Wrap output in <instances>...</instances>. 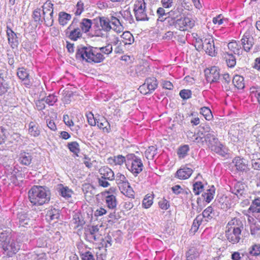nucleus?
Wrapping results in <instances>:
<instances>
[{
    "label": "nucleus",
    "instance_id": "nucleus-53",
    "mask_svg": "<svg viewBox=\"0 0 260 260\" xmlns=\"http://www.w3.org/2000/svg\"><path fill=\"white\" fill-rule=\"evenodd\" d=\"M112 160L113 161V162L115 165L121 166L124 162H125V166H126L127 155L126 156V157H124L122 155H118L117 156H114Z\"/></svg>",
    "mask_w": 260,
    "mask_h": 260
},
{
    "label": "nucleus",
    "instance_id": "nucleus-28",
    "mask_svg": "<svg viewBox=\"0 0 260 260\" xmlns=\"http://www.w3.org/2000/svg\"><path fill=\"white\" fill-rule=\"evenodd\" d=\"M19 78L24 81V84L27 85H29V74L25 69L23 68H19L17 73Z\"/></svg>",
    "mask_w": 260,
    "mask_h": 260
},
{
    "label": "nucleus",
    "instance_id": "nucleus-6",
    "mask_svg": "<svg viewBox=\"0 0 260 260\" xmlns=\"http://www.w3.org/2000/svg\"><path fill=\"white\" fill-rule=\"evenodd\" d=\"M145 0H137L136 1L134 11L137 21H148L149 17L146 13Z\"/></svg>",
    "mask_w": 260,
    "mask_h": 260
},
{
    "label": "nucleus",
    "instance_id": "nucleus-43",
    "mask_svg": "<svg viewBox=\"0 0 260 260\" xmlns=\"http://www.w3.org/2000/svg\"><path fill=\"white\" fill-rule=\"evenodd\" d=\"M17 216L19 220V226H25L28 224L30 221V219L28 217V216L26 213L22 212L19 213Z\"/></svg>",
    "mask_w": 260,
    "mask_h": 260
},
{
    "label": "nucleus",
    "instance_id": "nucleus-13",
    "mask_svg": "<svg viewBox=\"0 0 260 260\" xmlns=\"http://www.w3.org/2000/svg\"><path fill=\"white\" fill-rule=\"evenodd\" d=\"M91 47L90 46L78 47L76 53V58L85 60L88 62V58L90 57Z\"/></svg>",
    "mask_w": 260,
    "mask_h": 260
},
{
    "label": "nucleus",
    "instance_id": "nucleus-64",
    "mask_svg": "<svg viewBox=\"0 0 260 260\" xmlns=\"http://www.w3.org/2000/svg\"><path fill=\"white\" fill-rule=\"evenodd\" d=\"M152 203L153 198L150 196H146L143 201L142 205L144 208L147 209L152 205Z\"/></svg>",
    "mask_w": 260,
    "mask_h": 260
},
{
    "label": "nucleus",
    "instance_id": "nucleus-7",
    "mask_svg": "<svg viewBox=\"0 0 260 260\" xmlns=\"http://www.w3.org/2000/svg\"><path fill=\"white\" fill-rule=\"evenodd\" d=\"M2 249L7 256L12 257L20 250V244L15 240L11 239Z\"/></svg>",
    "mask_w": 260,
    "mask_h": 260
},
{
    "label": "nucleus",
    "instance_id": "nucleus-35",
    "mask_svg": "<svg viewBox=\"0 0 260 260\" xmlns=\"http://www.w3.org/2000/svg\"><path fill=\"white\" fill-rule=\"evenodd\" d=\"M96 124L100 129H102L104 132L109 133L110 132V125L105 118L103 117L101 119H99Z\"/></svg>",
    "mask_w": 260,
    "mask_h": 260
},
{
    "label": "nucleus",
    "instance_id": "nucleus-34",
    "mask_svg": "<svg viewBox=\"0 0 260 260\" xmlns=\"http://www.w3.org/2000/svg\"><path fill=\"white\" fill-rule=\"evenodd\" d=\"M199 255L198 250L194 247L190 248L186 252V260H198Z\"/></svg>",
    "mask_w": 260,
    "mask_h": 260
},
{
    "label": "nucleus",
    "instance_id": "nucleus-55",
    "mask_svg": "<svg viewBox=\"0 0 260 260\" xmlns=\"http://www.w3.org/2000/svg\"><path fill=\"white\" fill-rule=\"evenodd\" d=\"M224 58L226 59L228 67L233 68L236 65V58L232 54L227 53L225 55Z\"/></svg>",
    "mask_w": 260,
    "mask_h": 260
},
{
    "label": "nucleus",
    "instance_id": "nucleus-2",
    "mask_svg": "<svg viewBox=\"0 0 260 260\" xmlns=\"http://www.w3.org/2000/svg\"><path fill=\"white\" fill-rule=\"evenodd\" d=\"M30 202L35 206H41L48 203L50 200V192L42 186L35 185L28 192Z\"/></svg>",
    "mask_w": 260,
    "mask_h": 260
},
{
    "label": "nucleus",
    "instance_id": "nucleus-27",
    "mask_svg": "<svg viewBox=\"0 0 260 260\" xmlns=\"http://www.w3.org/2000/svg\"><path fill=\"white\" fill-rule=\"evenodd\" d=\"M92 24L91 20L87 18L82 19L81 22H78L79 28H80L81 30L84 33H86L89 31Z\"/></svg>",
    "mask_w": 260,
    "mask_h": 260
},
{
    "label": "nucleus",
    "instance_id": "nucleus-60",
    "mask_svg": "<svg viewBox=\"0 0 260 260\" xmlns=\"http://www.w3.org/2000/svg\"><path fill=\"white\" fill-rule=\"evenodd\" d=\"M122 36L123 38L125 40V44H132L134 42V38L129 32H124Z\"/></svg>",
    "mask_w": 260,
    "mask_h": 260
},
{
    "label": "nucleus",
    "instance_id": "nucleus-30",
    "mask_svg": "<svg viewBox=\"0 0 260 260\" xmlns=\"http://www.w3.org/2000/svg\"><path fill=\"white\" fill-rule=\"evenodd\" d=\"M212 151L216 152L219 155L224 156L227 154L226 149L222 144L218 141L217 144H214L210 147Z\"/></svg>",
    "mask_w": 260,
    "mask_h": 260
},
{
    "label": "nucleus",
    "instance_id": "nucleus-21",
    "mask_svg": "<svg viewBox=\"0 0 260 260\" xmlns=\"http://www.w3.org/2000/svg\"><path fill=\"white\" fill-rule=\"evenodd\" d=\"M233 163L234 164L236 169L239 171H246L248 169L247 162L243 158H241L239 156L236 157L233 160Z\"/></svg>",
    "mask_w": 260,
    "mask_h": 260
},
{
    "label": "nucleus",
    "instance_id": "nucleus-29",
    "mask_svg": "<svg viewBox=\"0 0 260 260\" xmlns=\"http://www.w3.org/2000/svg\"><path fill=\"white\" fill-rule=\"evenodd\" d=\"M42 10L41 8H37L34 10L32 17L34 20L39 25L44 23V17L42 14Z\"/></svg>",
    "mask_w": 260,
    "mask_h": 260
},
{
    "label": "nucleus",
    "instance_id": "nucleus-57",
    "mask_svg": "<svg viewBox=\"0 0 260 260\" xmlns=\"http://www.w3.org/2000/svg\"><path fill=\"white\" fill-rule=\"evenodd\" d=\"M84 9V4L82 1H79L77 2L75 9V14L76 16L80 15L83 12Z\"/></svg>",
    "mask_w": 260,
    "mask_h": 260
},
{
    "label": "nucleus",
    "instance_id": "nucleus-24",
    "mask_svg": "<svg viewBox=\"0 0 260 260\" xmlns=\"http://www.w3.org/2000/svg\"><path fill=\"white\" fill-rule=\"evenodd\" d=\"M28 134L32 137H36L40 135L41 128L39 124L36 121H31L28 124Z\"/></svg>",
    "mask_w": 260,
    "mask_h": 260
},
{
    "label": "nucleus",
    "instance_id": "nucleus-62",
    "mask_svg": "<svg viewBox=\"0 0 260 260\" xmlns=\"http://www.w3.org/2000/svg\"><path fill=\"white\" fill-rule=\"evenodd\" d=\"M125 20L128 23L131 24L134 22V19L129 11H124L120 13Z\"/></svg>",
    "mask_w": 260,
    "mask_h": 260
},
{
    "label": "nucleus",
    "instance_id": "nucleus-25",
    "mask_svg": "<svg viewBox=\"0 0 260 260\" xmlns=\"http://www.w3.org/2000/svg\"><path fill=\"white\" fill-rule=\"evenodd\" d=\"M116 181V184L118 185L119 189L122 187L125 188L129 186V182L126 177L120 173H118L116 174L114 179Z\"/></svg>",
    "mask_w": 260,
    "mask_h": 260
},
{
    "label": "nucleus",
    "instance_id": "nucleus-19",
    "mask_svg": "<svg viewBox=\"0 0 260 260\" xmlns=\"http://www.w3.org/2000/svg\"><path fill=\"white\" fill-rule=\"evenodd\" d=\"M32 160V154L31 153L22 151L19 155V162L23 166H29Z\"/></svg>",
    "mask_w": 260,
    "mask_h": 260
},
{
    "label": "nucleus",
    "instance_id": "nucleus-42",
    "mask_svg": "<svg viewBox=\"0 0 260 260\" xmlns=\"http://www.w3.org/2000/svg\"><path fill=\"white\" fill-rule=\"evenodd\" d=\"M71 19V15L64 12H61L58 14V22L59 24L64 26Z\"/></svg>",
    "mask_w": 260,
    "mask_h": 260
},
{
    "label": "nucleus",
    "instance_id": "nucleus-44",
    "mask_svg": "<svg viewBox=\"0 0 260 260\" xmlns=\"http://www.w3.org/2000/svg\"><path fill=\"white\" fill-rule=\"evenodd\" d=\"M110 20L105 17L100 18V26L104 30V32H107L111 30V26L110 24Z\"/></svg>",
    "mask_w": 260,
    "mask_h": 260
},
{
    "label": "nucleus",
    "instance_id": "nucleus-40",
    "mask_svg": "<svg viewBox=\"0 0 260 260\" xmlns=\"http://www.w3.org/2000/svg\"><path fill=\"white\" fill-rule=\"evenodd\" d=\"M229 49L235 54L240 55L242 54L241 46L236 41H233L228 44Z\"/></svg>",
    "mask_w": 260,
    "mask_h": 260
},
{
    "label": "nucleus",
    "instance_id": "nucleus-9",
    "mask_svg": "<svg viewBox=\"0 0 260 260\" xmlns=\"http://www.w3.org/2000/svg\"><path fill=\"white\" fill-rule=\"evenodd\" d=\"M85 239L86 241L94 243L98 241L101 238V234L99 232V228L98 225H92L89 226L85 233Z\"/></svg>",
    "mask_w": 260,
    "mask_h": 260
},
{
    "label": "nucleus",
    "instance_id": "nucleus-56",
    "mask_svg": "<svg viewBox=\"0 0 260 260\" xmlns=\"http://www.w3.org/2000/svg\"><path fill=\"white\" fill-rule=\"evenodd\" d=\"M232 192L237 197L242 196L244 193V185L241 184H237L232 189Z\"/></svg>",
    "mask_w": 260,
    "mask_h": 260
},
{
    "label": "nucleus",
    "instance_id": "nucleus-61",
    "mask_svg": "<svg viewBox=\"0 0 260 260\" xmlns=\"http://www.w3.org/2000/svg\"><path fill=\"white\" fill-rule=\"evenodd\" d=\"M193 191L196 195H199L202 191L203 189V184L201 181H197L193 185Z\"/></svg>",
    "mask_w": 260,
    "mask_h": 260
},
{
    "label": "nucleus",
    "instance_id": "nucleus-12",
    "mask_svg": "<svg viewBox=\"0 0 260 260\" xmlns=\"http://www.w3.org/2000/svg\"><path fill=\"white\" fill-rule=\"evenodd\" d=\"M193 170L188 165L182 166L176 172L175 177L180 180H186L191 176Z\"/></svg>",
    "mask_w": 260,
    "mask_h": 260
},
{
    "label": "nucleus",
    "instance_id": "nucleus-16",
    "mask_svg": "<svg viewBox=\"0 0 260 260\" xmlns=\"http://www.w3.org/2000/svg\"><path fill=\"white\" fill-rule=\"evenodd\" d=\"M241 43L244 50L246 52L249 51L252 47L254 44L253 38L248 31L244 33L241 39Z\"/></svg>",
    "mask_w": 260,
    "mask_h": 260
},
{
    "label": "nucleus",
    "instance_id": "nucleus-5",
    "mask_svg": "<svg viewBox=\"0 0 260 260\" xmlns=\"http://www.w3.org/2000/svg\"><path fill=\"white\" fill-rule=\"evenodd\" d=\"M66 35L70 40L77 41L82 37V33L78 25V20L74 18L71 24L65 30Z\"/></svg>",
    "mask_w": 260,
    "mask_h": 260
},
{
    "label": "nucleus",
    "instance_id": "nucleus-63",
    "mask_svg": "<svg viewBox=\"0 0 260 260\" xmlns=\"http://www.w3.org/2000/svg\"><path fill=\"white\" fill-rule=\"evenodd\" d=\"M99 51L102 54L104 53L105 54L109 55L111 53H112L113 49L112 46L111 44H108L107 45L102 47L98 48Z\"/></svg>",
    "mask_w": 260,
    "mask_h": 260
},
{
    "label": "nucleus",
    "instance_id": "nucleus-47",
    "mask_svg": "<svg viewBox=\"0 0 260 260\" xmlns=\"http://www.w3.org/2000/svg\"><path fill=\"white\" fill-rule=\"evenodd\" d=\"M250 233L254 237H258L260 236V225L256 222L250 224Z\"/></svg>",
    "mask_w": 260,
    "mask_h": 260
},
{
    "label": "nucleus",
    "instance_id": "nucleus-26",
    "mask_svg": "<svg viewBox=\"0 0 260 260\" xmlns=\"http://www.w3.org/2000/svg\"><path fill=\"white\" fill-rule=\"evenodd\" d=\"M60 213L58 209L51 208L47 211L46 215V219L49 221L57 220L59 217Z\"/></svg>",
    "mask_w": 260,
    "mask_h": 260
},
{
    "label": "nucleus",
    "instance_id": "nucleus-14",
    "mask_svg": "<svg viewBox=\"0 0 260 260\" xmlns=\"http://www.w3.org/2000/svg\"><path fill=\"white\" fill-rule=\"evenodd\" d=\"M241 231L227 229L225 230V237L227 240L232 244L238 243L241 239Z\"/></svg>",
    "mask_w": 260,
    "mask_h": 260
},
{
    "label": "nucleus",
    "instance_id": "nucleus-31",
    "mask_svg": "<svg viewBox=\"0 0 260 260\" xmlns=\"http://www.w3.org/2000/svg\"><path fill=\"white\" fill-rule=\"evenodd\" d=\"M11 239L9 230H6L0 232V248H2Z\"/></svg>",
    "mask_w": 260,
    "mask_h": 260
},
{
    "label": "nucleus",
    "instance_id": "nucleus-39",
    "mask_svg": "<svg viewBox=\"0 0 260 260\" xmlns=\"http://www.w3.org/2000/svg\"><path fill=\"white\" fill-rule=\"evenodd\" d=\"M215 187L212 186L206 192L202 194L204 200L208 203H210L214 198L215 194Z\"/></svg>",
    "mask_w": 260,
    "mask_h": 260
},
{
    "label": "nucleus",
    "instance_id": "nucleus-15",
    "mask_svg": "<svg viewBox=\"0 0 260 260\" xmlns=\"http://www.w3.org/2000/svg\"><path fill=\"white\" fill-rule=\"evenodd\" d=\"M88 62L100 63L105 59V57L98 47H91L90 57L88 58Z\"/></svg>",
    "mask_w": 260,
    "mask_h": 260
},
{
    "label": "nucleus",
    "instance_id": "nucleus-54",
    "mask_svg": "<svg viewBox=\"0 0 260 260\" xmlns=\"http://www.w3.org/2000/svg\"><path fill=\"white\" fill-rule=\"evenodd\" d=\"M68 147L72 152L77 155H78L80 152L79 145L76 141L69 143L68 144Z\"/></svg>",
    "mask_w": 260,
    "mask_h": 260
},
{
    "label": "nucleus",
    "instance_id": "nucleus-18",
    "mask_svg": "<svg viewBox=\"0 0 260 260\" xmlns=\"http://www.w3.org/2000/svg\"><path fill=\"white\" fill-rule=\"evenodd\" d=\"M115 189L114 188H110L107 192L108 195L105 197V202L108 208L111 210H115L117 202L116 197L113 194L109 193L114 191Z\"/></svg>",
    "mask_w": 260,
    "mask_h": 260
},
{
    "label": "nucleus",
    "instance_id": "nucleus-48",
    "mask_svg": "<svg viewBox=\"0 0 260 260\" xmlns=\"http://www.w3.org/2000/svg\"><path fill=\"white\" fill-rule=\"evenodd\" d=\"M79 249V254L82 260H95L93 254L88 250H81L80 248L78 247Z\"/></svg>",
    "mask_w": 260,
    "mask_h": 260
},
{
    "label": "nucleus",
    "instance_id": "nucleus-23",
    "mask_svg": "<svg viewBox=\"0 0 260 260\" xmlns=\"http://www.w3.org/2000/svg\"><path fill=\"white\" fill-rule=\"evenodd\" d=\"M243 228V224L241 220L238 218H234L229 221L226 229L236 231H241Z\"/></svg>",
    "mask_w": 260,
    "mask_h": 260
},
{
    "label": "nucleus",
    "instance_id": "nucleus-52",
    "mask_svg": "<svg viewBox=\"0 0 260 260\" xmlns=\"http://www.w3.org/2000/svg\"><path fill=\"white\" fill-rule=\"evenodd\" d=\"M200 113L203 115L207 120H210L213 118V115L211 110L206 107H202L200 109Z\"/></svg>",
    "mask_w": 260,
    "mask_h": 260
},
{
    "label": "nucleus",
    "instance_id": "nucleus-59",
    "mask_svg": "<svg viewBox=\"0 0 260 260\" xmlns=\"http://www.w3.org/2000/svg\"><path fill=\"white\" fill-rule=\"evenodd\" d=\"M8 88V85L0 73V96L5 93L7 91Z\"/></svg>",
    "mask_w": 260,
    "mask_h": 260
},
{
    "label": "nucleus",
    "instance_id": "nucleus-4",
    "mask_svg": "<svg viewBox=\"0 0 260 260\" xmlns=\"http://www.w3.org/2000/svg\"><path fill=\"white\" fill-rule=\"evenodd\" d=\"M42 14L44 24L46 26H51L53 24V4L50 1H47L42 7Z\"/></svg>",
    "mask_w": 260,
    "mask_h": 260
},
{
    "label": "nucleus",
    "instance_id": "nucleus-32",
    "mask_svg": "<svg viewBox=\"0 0 260 260\" xmlns=\"http://www.w3.org/2000/svg\"><path fill=\"white\" fill-rule=\"evenodd\" d=\"M57 190L59 194L65 198H69L71 197L73 191L67 186H64L62 184H59Z\"/></svg>",
    "mask_w": 260,
    "mask_h": 260
},
{
    "label": "nucleus",
    "instance_id": "nucleus-50",
    "mask_svg": "<svg viewBox=\"0 0 260 260\" xmlns=\"http://www.w3.org/2000/svg\"><path fill=\"white\" fill-rule=\"evenodd\" d=\"M202 215L205 217V218L207 219V220H211L214 216L212 207L211 206H208L203 211Z\"/></svg>",
    "mask_w": 260,
    "mask_h": 260
},
{
    "label": "nucleus",
    "instance_id": "nucleus-51",
    "mask_svg": "<svg viewBox=\"0 0 260 260\" xmlns=\"http://www.w3.org/2000/svg\"><path fill=\"white\" fill-rule=\"evenodd\" d=\"M189 150V147L188 145H184L180 147L177 151V154L180 158H184Z\"/></svg>",
    "mask_w": 260,
    "mask_h": 260
},
{
    "label": "nucleus",
    "instance_id": "nucleus-22",
    "mask_svg": "<svg viewBox=\"0 0 260 260\" xmlns=\"http://www.w3.org/2000/svg\"><path fill=\"white\" fill-rule=\"evenodd\" d=\"M99 173L102 178L106 179L110 181L115 179L114 173L113 171L109 167L104 166L99 170Z\"/></svg>",
    "mask_w": 260,
    "mask_h": 260
},
{
    "label": "nucleus",
    "instance_id": "nucleus-33",
    "mask_svg": "<svg viewBox=\"0 0 260 260\" xmlns=\"http://www.w3.org/2000/svg\"><path fill=\"white\" fill-rule=\"evenodd\" d=\"M203 137L205 139V141L209 143V146L210 147L212 146V145H213L214 144L218 143V139L214 131L206 134Z\"/></svg>",
    "mask_w": 260,
    "mask_h": 260
},
{
    "label": "nucleus",
    "instance_id": "nucleus-46",
    "mask_svg": "<svg viewBox=\"0 0 260 260\" xmlns=\"http://www.w3.org/2000/svg\"><path fill=\"white\" fill-rule=\"evenodd\" d=\"M250 94L252 98H255L260 105V87L252 86L250 88Z\"/></svg>",
    "mask_w": 260,
    "mask_h": 260
},
{
    "label": "nucleus",
    "instance_id": "nucleus-45",
    "mask_svg": "<svg viewBox=\"0 0 260 260\" xmlns=\"http://www.w3.org/2000/svg\"><path fill=\"white\" fill-rule=\"evenodd\" d=\"M145 83L148 89V91L152 93L157 87L156 80L155 78H149L146 80Z\"/></svg>",
    "mask_w": 260,
    "mask_h": 260
},
{
    "label": "nucleus",
    "instance_id": "nucleus-38",
    "mask_svg": "<svg viewBox=\"0 0 260 260\" xmlns=\"http://www.w3.org/2000/svg\"><path fill=\"white\" fill-rule=\"evenodd\" d=\"M259 211H260V198H257L252 201L248 209V212L253 215Z\"/></svg>",
    "mask_w": 260,
    "mask_h": 260
},
{
    "label": "nucleus",
    "instance_id": "nucleus-11",
    "mask_svg": "<svg viewBox=\"0 0 260 260\" xmlns=\"http://www.w3.org/2000/svg\"><path fill=\"white\" fill-rule=\"evenodd\" d=\"M206 53L211 56H215V52L214 40L212 36H208L204 39V44L203 49Z\"/></svg>",
    "mask_w": 260,
    "mask_h": 260
},
{
    "label": "nucleus",
    "instance_id": "nucleus-17",
    "mask_svg": "<svg viewBox=\"0 0 260 260\" xmlns=\"http://www.w3.org/2000/svg\"><path fill=\"white\" fill-rule=\"evenodd\" d=\"M241 43L244 50L246 52L249 51L252 47L254 44L253 38L248 31L244 33L241 39Z\"/></svg>",
    "mask_w": 260,
    "mask_h": 260
},
{
    "label": "nucleus",
    "instance_id": "nucleus-37",
    "mask_svg": "<svg viewBox=\"0 0 260 260\" xmlns=\"http://www.w3.org/2000/svg\"><path fill=\"white\" fill-rule=\"evenodd\" d=\"M233 84L239 89H243L245 87L244 78L240 75H236L233 78Z\"/></svg>",
    "mask_w": 260,
    "mask_h": 260
},
{
    "label": "nucleus",
    "instance_id": "nucleus-49",
    "mask_svg": "<svg viewBox=\"0 0 260 260\" xmlns=\"http://www.w3.org/2000/svg\"><path fill=\"white\" fill-rule=\"evenodd\" d=\"M157 148L155 146H151L146 150L145 156L148 159H153L156 154Z\"/></svg>",
    "mask_w": 260,
    "mask_h": 260
},
{
    "label": "nucleus",
    "instance_id": "nucleus-1",
    "mask_svg": "<svg viewBox=\"0 0 260 260\" xmlns=\"http://www.w3.org/2000/svg\"><path fill=\"white\" fill-rule=\"evenodd\" d=\"M182 6H178L167 12L166 17L169 27H174L180 31H186L194 26V21L191 17L183 15Z\"/></svg>",
    "mask_w": 260,
    "mask_h": 260
},
{
    "label": "nucleus",
    "instance_id": "nucleus-20",
    "mask_svg": "<svg viewBox=\"0 0 260 260\" xmlns=\"http://www.w3.org/2000/svg\"><path fill=\"white\" fill-rule=\"evenodd\" d=\"M6 32L9 45L12 48L16 47L18 44V41L16 33L8 26H7Z\"/></svg>",
    "mask_w": 260,
    "mask_h": 260
},
{
    "label": "nucleus",
    "instance_id": "nucleus-41",
    "mask_svg": "<svg viewBox=\"0 0 260 260\" xmlns=\"http://www.w3.org/2000/svg\"><path fill=\"white\" fill-rule=\"evenodd\" d=\"M260 255V244H255L250 246L248 249L247 256H257Z\"/></svg>",
    "mask_w": 260,
    "mask_h": 260
},
{
    "label": "nucleus",
    "instance_id": "nucleus-8",
    "mask_svg": "<svg viewBox=\"0 0 260 260\" xmlns=\"http://www.w3.org/2000/svg\"><path fill=\"white\" fill-rule=\"evenodd\" d=\"M8 180L15 185L19 184L18 181H22V174L14 167L9 166L5 172Z\"/></svg>",
    "mask_w": 260,
    "mask_h": 260
},
{
    "label": "nucleus",
    "instance_id": "nucleus-36",
    "mask_svg": "<svg viewBox=\"0 0 260 260\" xmlns=\"http://www.w3.org/2000/svg\"><path fill=\"white\" fill-rule=\"evenodd\" d=\"M229 135L231 139L234 141L237 142L240 139L242 138V136L240 135L239 132L235 125H232L229 132Z\"/></svg>",
    "mask_w": 260,
    "mask_h": 260
},
{
    "label": "nucleus",
    "instance_id": "nucleus-3",
    "mask_svg": "<svg viewBox=\"0 0 260 260\" xmlns=\"http://www.w3.org/2000/svg\"><path fill=\"white\" fill-rule=\"evenodd\" d=\"M126 168L135 176L137 177L144 169L141 158L133 153L127 155Z\"/></svg>",
    "mask_w": 260,
    "mask_h": 260
},
{
    "label": "nucleus",
    "instance_id": "nucleus-10",
    "mask_svg": "<svg viewBox=\"0 0 260 260\" xmlns=\"http://www.w3.org/2000/svg\"><path fill=\"white\" fill-rule=\"evenodd\" d=\"M207 81L210 83L217 82L220 78L219 70L217 67H212L205 71Z\"/></svg>",
    "mask_w": 260,
    "mask_h": 260
},
{
    "label": "nucleus",
    "instance_id": "nucleus-58",
    "mask_svg": "<svg viewBox=\"0 0 260 260\" xmlns=\"http://www.w3.org/2000/svg\"><path fill=\"white\" fill-rule=\"evenodd\" d=\"M120 190H121V192L126 196L128 197V198H134V191L133 190V188L130 186V184H129L128 187H122L120 188Z\"/></svg>",
    "mask_w": 260,
    "mask_h": 260
}]
</instances>
